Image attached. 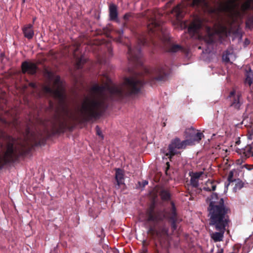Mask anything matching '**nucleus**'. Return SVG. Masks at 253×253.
Listing matches in <instances>:
<instances>
[{
	"instance_id": "19",
	"label": "nucleus",
	"mask_w": 253,
	"mask_h": 253,
	"mask_svg": "<svg viewBox=\"0 0 253 253\" xmlns=\"http://www.w3.org/2000/svg\"><path fill=\"white\" fill-rule=\"evenodd\" d=\"M203 174V172L202 171L196 172L192 173V174H190L191 176L190 178V185L194 187L198 188L199 184V179Z\"/></svg>"
},
{
	"instance_id": "46",
	"label": "nucleus",
	"mask_w": 253,
	"mask_h": 253,
	"mask_svg": "<svg viewBox=\"0 0 253 253\" xmlns=\"http://www.w3.org/2000/svg\"><path fill=\"white\" fill-rule=\"evenodd\" d=\"M223 253V251L222 249H221V250H219L218 251V252L216 253Z\"/></svg>"
},
{
	"instance_id": "3",
	"label": "nucleus",
	"mask_w": 253,
	"mask_h": 253,
	"mask_svg": "<svg viewBox=\"0 0 253 253\" xmlns=\"http://www.w3.org/2000/svg\"><path fill=\"white\" fill-rule=\"evenodd\" d=\"M6 149L2 154H0V169L8 163L17 161L20 157L29 154L32 149L31 147L25 144L15 145L16 140L14 138L10 135H6Z\"/></svg>"
},
{
	"instance_id": "25",
	"label": "nucleus",
	"mask_w": 253,
	"mask_h": 253,
	"mask_svg": "<svg viewBox=\"0 0 253 253\" xmlns=\"http://www.w3.org/2000/svg\"><path fill=\"white\" fill-rule=\"evenodd\" d=\"M53 84L56 87V88H59L65 93L64 90L62 86V82L59 76H56L55 77L53 82Z\"/></svg>"
},
{
	"instance_id": "9",
	"label": "nucleus",
	"mask_w": 253,
	"mask_h": 253,
	"mask_svg": "<svg viewBox=\"0 0 253 253\" xmlns=\"http://www.w3.org/2000/svg\"><path fill=\"white\" fill-rule=\"evenodd\" d=\"M169 229L166 226H159L156 228L155 225H149L147 233L152 238H157L162 243L165 242L168 238Z\"/></svg>"
},
{
	"instance_id": "7",
	"label": "nucleus",
	"mask_w": 253,
	"mask_h": 253,
	"mask_svg": "<svg viewBox=\"0 0 253 253\" xmlns=\"http://www.w3.org/2000/svg\"><path fill=\"white\" fill-rule=\"evenodd\" d=\"M193 144V141L191 139H186L181 141L180 138L176 137L171 140L168 146V152L166 155L171 160L173 156L180 154L177 149H184L188 145H191Z\"/></svg>"
},
{
	"instance_id": "29",
	"label": "nucleus",
	"mask_w": 253,
	"mask_h": 253,
	"mask_svg": "<svg viewBox=\"0 0 253 253\" xmlns=\"http://www.w3.org/2000/svg\"><path fill=\"white\" fill-rule=\"evenodd\" d=\"M231 54V51L229 50H226L223 54L222 60L225 63H229L230 62L229 55Z\"/></svg>"
},
{
	"instance_id": "5",
	"label": "nucleus",
	"mask_w": 253,
	"mask_h": 253,
	"mask_svg": "<svg viewBox=\"0 0 253 253\" xmlns=\"http://www.w3.org/2000/svg\"><path fill=\"white\" fill-rule=\"evenodd\" d=\"M169 73V68L166 65H160L153 68L144 69L145 76L151 85L157 82L166 81Z\"/></svg>"
},
{
	"instance_id": "13",
	"label": "nucleus",
	"mask_w": 253,
	"mask_h": 253,
	"mask_svg": "<svg viewBox=\"0 0 253 253\" xmlns=\"http://www.w3.org/2000/svg\"><path fill=\"white\" fill-rule=\"evenodd\" d=\"M21 69L23 73H27L30 75H34L36 73L38 67L34 63L24 61L22 63Z\"/></svg>"
},
{
	"instance_id": "17",
	"label": "nucleus",
	"mask_w": 253,
	"mask_h": 253,
	"mask_svg": "<svg viewBox=\"0 0 253 253\" xmlns=\"http://www.w3.org/2000/svg\"><path fill=\"white\" fill-rule=\"evenodd\" d=\"M253 142L252 144L248 145L244 148L240 150V154L242 155V162H244L247 158L253 157Z\"/></svg>"
},
{
	"instance_id": "15",
	"label": "nucleus",
	"mask_w": 253,
	"mask_h": 253,
	"mask_svg": "<svg viewBox=\"0 0 253 253\" xmlns=\"http://www.w3.org/2000/svg\"><path fill=\"white\" fill-rule=\"evenodd\" d=\"M229 97L231 100L230 106L236 109H240L243 103L241 100V95L239 93L236 94L235 91L232 90L230 92Z\"/></svg>"
},
{
	"instance_id": "45",
	"label": "nucleus",
	"mask_w": 253,
	"mask_h": 253,
	"mask_svg": "<svg viewBox=\"0 0 253 253\" xmlns=\"http://www.w3.org/2000/svg\"><path fill=\"white\" fill-rule=\"evenodd\" d=\"M148 181H146V180H145V181H144L143 182V186H145V185H147V184H148Z\"/></svg>"
},
{
	"instance_id": "38",
	"label": "nucleus",
	"mask_w": 253,
	"mask_h": 253,
	"mask_svg": "<svg viewBox=\"0 0 253 253\" xmlns=\"http://www.w3.org/2000/svg\"><path fill=\"white\" fill-rule=\"evenodd\" d=\"M251 250L250 246H248L247 244H246L243 247V252L244 253H248Z\"/></svg>"
},
{
	"instance_id": "24",
	"label": "nucleus",
	"mask_w": 253,
	"mask_h": 253,
	"mask_svg": "<svg viewBox=\"0 0 253 253\" xmlns=\"http://www.w3.org/2000/svg\"><path fill=\"white\" fill-rule=\"evenodd\" d=\"M160 196L164 201H169L171 199V194L168 190H162L160 192Z\"/></svg>"
},
{
	"instance_id": "48",
	"label": "nucleus",
	"mask_w": 253,
	"mask_h": 253,
	"mask_svg": "<svg viewBox=\"0 0 253 253\" xmlns=\"http://www.w3.org/2000/svg\"><path fill=\"white\" fill-rule=\"evenodd\" d=\"M48 75L49 76H51V75H52V73H51V72H48Z\"/></svg>"
},
{
	"instance_id": "16",
	"label": "nucleus",
	"mask_w": 253,
	"mask_h": 253,
	"mask_svg": "<svg viewBox=\"0 0 253 253\" xmlns=\"http://www.w3.org/2000/svg\"><path fill=\"white\" fill-rule=\"evenodd\" d=\"M115 171V188L116 189H119L122 185H125L124 172L123 170L119 168L116 169Z\"/></svg>"
},
{
	"instance_id": "40",
	"label": "nucleus",
	"mask_w": 253,
	"mask_h": 253,
	"mask_svg": "<svg viewBox=\"0 0 253 253\" xmlns=\"http://www.w3.org/2000/svg\"><path fill=\"white\" fill-rule=\"evenodd\" d=\"M243 7L246 9H248L250 7V2L249 1L246 2L243 5Z\"/></svg>"
},
{
	"instance_id": "23",
	"label": "nucleus",
	"mask_w": 253,
	"mask_h": 253,
	"mask_svg": "<svg viewBox=\"0 0 253 253\" xmlns=\"http://www.w3.org/2000/svg\"><path fill=\"white\" fill-rule=\"evenodd\" d=\"M201 23H193L189 27L188 30L190 33L195 34L198 32V31L201 28Z\"/></svg>"
},
{
	"instance_id": "2",
	"label": "nucleus",
	"mask_w": 253,
	"mask_h": 253,
	"mask_svg": "<svg viewBox=\"0 0 253 253\" xmlns=\"http://www.w3.org/2000/svg\"><path fill=\"white\" fill-rule=\"evenodd\" d=\"M208 199L210 201L208 208L210 225L217 231L213 233L211 237L215 242L221 241L229 221L227 214L230 210L224 205L223 199L219 198L217 193H213Z\"/></svg>"
},
{
	"instance_id": "18",
	"label": "nucleus",
	"mask_w": 253,
	"mask_h": 253,
	"mask_svg": "<svg viewBox=\"0 0 253 253\" xmlns=\"http://www.w3.org/2000/svg\"><path fill=\"white\" fill-rule=\"evenodd\" d=\"M22 32L24 37L28 40L32 39L34 36L33 25L31 24L24 25L22 28Z\"/></svg>"
},
{
	"instance_id": "4",
	"label": "nucleus",
	"mask_w": 253,
	"mask_h": 253,
	"mask_svg": "<svg viewBox=\"0 0 253 253\" xmlns=\"http://www.w3.org/2000/svg\"><path fill=\"white\" fill-rule=\"evenodd\" d=\"M170 205L171 208L168 211H165L162 216L160 211H155V204L154 202L152 203L146 211V221L147 222L162 221L165 218L170 224L172 231H176L178 224L182 221V219L178 215L174 202L171 201Z\"/></svg>"
},
{
	"instance_id": "44",
	"label": "nucleus",
	"mask_w": 253,
	"mask_h": 253,
	"mask_svg": "<svg viewBox=\"0 0 253 253\" xmlns=\"http://www.w3.org/2000/svg\"><path fill=\"white\" fill-rule=\"evenodd\" d=\"M30 85L31 86L35 88L36 87V84L34 83H30Z\"/></svg>"
},
{
	"instance_id": "34",
	"label": "nucleus",
	"mask_w": 253,
	"mask_h": 253,
	"mask_svg": "<svg viewBox=\"0 0 253 253\" xmlns=\"http://www.w3.org/2000/svg\"><path fill=\"white\" fill-rule=\"evenodd\" d=\"M117 33L118 35V39L117 41L119 42H122V38L124 34V30L123 29H119L117 31Z\"/></svg>"
},
{
	"instance_id": "37",
	"label": "nucleus",
	"mask_w": 253,
	"mask_h": 253,
	"mask_svg": "<svg viewBox=\"0 0 253 253\" xmlns=\"http://www.w3.org/2000/svg\"><path fill=\"white\" fill-rule=\"evenodd\" d=\"M234 172L232 171H230L228 176V181L229 183L232 182L234 181L233 179Z\"/></svg>"
},
{
	"instance_id": "31",
	"label": "nucleus",
	"mask_w": 253,
	"mask_h": 253,
	"mask_svg": "<svg viewBox=\"0 0 253 253\" xmlns=\"http://www.w3.org/2000/svg\"><path fill=\"white\" fill-rule=\"evenodd\" d=\"M131 17H133V14L130 12L126 13L124 15L123 18L126 22L124 24V26H126V23L129 21Z\"/></svg>"
},
{
	"instance_id": "30",
	"label": "nucleus",
	"mask_w": 253,
	"mask_h": 253,
	"mask_svg": "<svg viewBox=\"0 0 253 253\" xmlns=\"http://www.w3.org/2000/svg\"><path fill=\"white\" fill-rule=\"evenodd\" d=\"M205 42L208 44H211L214 42L213 36L209 34L205 37Z\"/></svg>"
},
{
	"instance_id": "26",
	"label": "nucleus",
	"mask_w": 253,
	"mask_h": 253,
	"mask_svg": "<svg viewBox=\"0 0 253 253\" xmlns=\"http://www.w3.org/2000/svg\"><path fill=\"white\" fill-rule=\"evenodd\" d=\"M217 30L219 34L225 36H227V35L230 33V31L227 27L223 25H220L218 27Z\"/></svg>"
},
{
	"instance_id": "1",
	"label": "nucleus",
	"mask_w": 253,
	"mask_h": 253,
	"mask_svg": "<svg viewBox=\"0 0 253 253\" xmlns=\"http://www.w3.org/2000/svg\"><path fill=\"white\" fill-rule=\"evenodd\" d=\"M105 78L106 82L104 85L95 84L91 88V90L99 97H86L82 105L80 113L84 122L99 119L104 114L108 107L103 96L106 90L109 92L112 100H119L126 96L137 94L145 84L143 78L135 76L125 77L120 86H111L110 79L106 76Z\"/></svg>"
},
{
	"instance_id": "41",
	"label": "nucleus",
	"mask_w": 253,
	"mask_h": 253,
	"mask_svg": "<svg viewBox=\"0 0 253 253\" xmlns=\"http://www.w3.org/2000/svg\"><path fill=\"white\" fill-rule=\"evenodd\" d=\"M253 132L249 133L248 136V139L252 140L253 139Z\"/></svg>"
},
{
	"instance_id": "22",
	"label": "nucleus",
	"mask_w": 253,
	"mask_h": 253,
	"mask_svg": "<svg viewBox=\"0 0 253 253\" xmlns=\"http://www.w3.org/2000/svg\"><path fill=\"white\" fill-rule=\"evenodd\" d=\"M216 185L214 181L208 180L203 188V190L206 191H214L216 189Z\"/></svg>"
},
{
	"instance_id": "47",
	"label": "nucleus",
	"mask_w": 253,
	"mask_h": 253,
	"mask_svg": "<svg viewBox=\"0 0 253 253\" xmlns=\"http://www.w3.org/2000/svg\"><path fill=\"white\" fill-rule=\"evenodd\" d=\"M154 253H159L158 250L156 248L155 249Z\"/></svg>"
},
{
	"instance_id": "35",
	"label": "nucleus",
	"mask_w": 253,
	"mask_h": 253,
	"mask_svg": "<svg viewBox=\"0 0 253 253\" xmlns=\"http://www.w3.org/2000/svg\"><path fill=\"white\" fill-rule=\"evenodd\" d=\"M95 130L96 134L99 136L101 137V139H103V135L102 134V131L98 126H96L95 127Z\"/></svg>"
},
{
	"instance_id": "10",
	"label": "nucleus",
	"mask_w": 253,
	"mask_h": 253,
	"mask_svg": "<svg viewBox=\"0 0 253 253\" xmlns=\"http://www.w3.org/2000/svg\"><path fill=\"white\" fill-rule=\"evenodd\" d=\"M43 91L45 93L52 95L55 98L58 100L61 105L65 102L66 96L65 93L59 88H53L49 85H44L42 87Z\"/></svg>"
},
{
	"instance_id": "12",
	"label": "nucleus",
	"mask_w": 253,
	"mask_h": 253,
	"mask_svg": "<svg viewBox=\"0 0 253 253\" xmlns=\"http://www.w3.org/2000/svg\"><path fill=\"white\" fill-rule=\"evenodd\" d=\"M187 11L185 3H181L177 4L172 10L171 13L176 17L177 20L183 18Z\"/></svg>"
},
{
	"instance_id": "6",
	"label": "nucleus",
	"mask_w": 253,
	"mask_h": 253,
	"mask_svg": "<svg viewBox=\"0 0 253 253\" xmlns=\"http://www.w3.org/2000/svg\"><path fill=\"white\" fill-rule=\"evenodd\" d=\"M162 15L156 10H148L144 15L147 19V29L149 33L157 35L156 32L162 30L161 21L160 18Z\"/></svg>"
},
{
	"instance_id": "51",
	"label": "nucleus",
	"mask_w": 253,
	"mask_h": 253,
	"mask_svg": "<svg viewBox=\"0 0 253 253\" xmlns=\"http://www.w3.org/2000/svg\"><path fill=\"white\" fill-rule=\"evenodd\" d=\"M201 191V189L198 190V192L200 193Z\"/></svg>"
},
{
	"instance_id": "39",
	"label": "nucleus",
	"mask_w": 253,
	"mask_h": 253,
	"mask_svg": "<svg viewBox=\"0 0 253 253\" xmlns=\"http://www.w3.org/2000/svg\"><path fill=\"white\" fill-rule=\"evenodd\" d=\"M243 167L246 168L249 170H251L253 169V165L246 164L244 165Z\"/></svg>"
},
{
	"instance_id": "11",
	"label": "nucleus",
	"mask_w": 253,
	"mask_h": 253,
	"mask_svg": "<svg viewBox=\"0 0 253 253\" xmlns=\"http://www.w3.org/2000/svg\"><path fill=\"white\" fill-rule=\"evenodd\" d=\"M67 127V122L57 118L52 122L51 129L53 134H57L63 133Z\"/></svg>"
},
{
	"instance_id": "32",
	"label": "nucleus",
	"mask_w": 253,
	"mask_h": 253,
	"mask_svg": "<svg viewBox=\"0 0 253 253\" xmlns=\"http://www.w3.org/2000/svg\"><path fill=\"white\" fill-rule=\"evenodd\" d=\"M203 136V134L201 132H197L193 136V140L195 141L199 142L201 139L202 137Z\"/></svg>"
},
{
	"instance_id": "8",
	"label": "nucleus",
	"mask_w": 253,
	"mask_h": 253,
	"mask_svg": "<svg viewBox=\"0 0 253 253\" xmlns=\"http://www.w3.org/2000/svg\"><path fill=\"white\" fill-rule=\"evenodd\" d=\"M137 45L132 48L130 45H127L128 59L134 63H139L141 57V47L147 42V40L144 36H142L138 38Z\"/></svg>"
},
{
	"instance_id": "36",
	"label": "nucleus",
	"mask_w": 253,
	"mask_h": 253,
	"mask_svg": "<svg viewBox=\"0 0 253 253\" xmlns=\"http://www.w3.org/2000/svg\"><path fill=\"white\" fill-rule=\"evenodd\" d=\"M244 186V183L241 181L238 180L235 184V188L237 189H241Z\"/></svg>"
},
{
	"instance_id": "49",
	"label": "nucleus",
	"mask_w": 253,
	"mask_h": 253,
	"mask_svg": "<svg viewBox=\"0 0 253 253\" xmlns=\"http://www.w3.org/2000/svg\"><path fill=\"white\" fill-rule=\"evenodd\" d=\"M240 140H239V141H237V142H236V144H239L240 143Z\"/></svg>"
},
{
	"instance_id": "20",
	"label": "nucleus",
	"mask_w": 253,
	"mask_h": 253,
	"mask_svg": "<svg viewBox=\"0 0 253 253\" xmlns=\"http://www.w3.org/2000/svg\"><path fill=\"white\" fill-rule=\"evenodd\" d=\"M182 49L183 48L180 45L172 43L169 40L166 47V51L170 53H175L182 50Z\"/></svg>"
},
{
	"instance_id": "21",
	"label": "nucleus",
	"mask_w": 253,
	"mask_h": 253,
	"mask_svg": "<svg viewBox=\"0 0 253 253\" xmlns=\"http://www.w3.org/2000/svg\"><path fill=\"white\" fill-rule=\"evenodd\" d=\"M109 17L112 21L116 20L118 18V13L117 6L112 3L109 5Z\"/></svg>"
},
{
	"instance_id": "33",
	"label": "nucleus",
	"mask_w": 253,
	"mask_h": 253,
	"mask_svg": "<svg viewBox=\"0 0 253 253\" xmlns=\"http://www.w3.org/2000/svg\"><path fill=\"white\" fill-rule=\"evenodd\" d=\"M149 245V243L147 242L146 241L144 240L142 242V253H147L148 250H147V246Z\"/></svg>"
},
{
	"instance_id": "28",
	"label": "nucleus",
	"mask_w": 253,
	"mask_h": 253,
	"mask_svg": "<svg viewBox=\"0 0 253 253\" xmlns=\"http://www.w3.org/2000/svg\"><path fill=\"white\" fill-rule=\"evenodd\" d=\"M85 63V59L84 57H81L78 58L76 61V67L78 69H82L83 68V65Z\"/></svg>"
},
{
	"instance_id": "14",
	"label": "nucleus",
	"mask_w": 253,
	"mask_h": 253,
	"mask_svg": "<svg viewBox=\"0 0 253 253\" xmlns=\"http://www.w3.org/2000/svg\"><path fill=\"white\" fill-rule=\"evenodd\" d=\"M191 6L199 12H206L209 9V4L207 0H192Z\"/></svg>"
},
{
	"instance_id": "43",
	"label": "nucleus",
	"mask_w": 253,
	"mask_h": 253,
	"mask_svg": "<svg viewBox=\"0 0 253 253\" xmlns=\"http://www.w3.org/2000/svg\"><path fill=\"white\" fill-rule=\"evenodd\" d=\"M249 23L252 25V26H253V19H250V20H248V22H247L246 24L248 25Z\"/></svg>"
},
{
	"instance_id": "42",
	"label": "nucleus",
	"mask_w": 253,
	"mask_h": 253,
	"mask_svg": "<svg viewBox=\"0 0 253 253\" xmlns=\"http://www.w3.org/2000/svg\"><path fill=\"white\" fill-rule=\"evenodd\" d=\"M166 165H167V168L166 169V172L167 173V171L168 170V169H169V167H170V164H169V162H167L166 163Z\"/></svg>"
},
{
	"instance_id": "27",
	"label": "nucleus",
	"mask_w": 253,
	"mask_h": 253,
	"mask_svg": "<svg viewBox=\"0 0 253 253\" xmlns=\"http://www.w3.org/2000/svg\"><path fill=\"white\" fill-rule=\"evenodd\" d=\"M253 73L252 72H247L246 74L245 83L250 86L253 84Z\"/></svg>"
},
{
	"instance_id": "50",
	"label": "nucleus",
	"mask_w": 253,
	"mask_h": 253,
	"mask_svg": "<svg viewBox=\"0 0 253 253\" xmlns=\"http://www.w3.org/2000/svg\"><path fill=\"white\" fill-rule=\"evenodd\" d=\"M240 161V160H237L238 164H239Z\"/></svg>"
}]
</instances>
